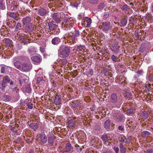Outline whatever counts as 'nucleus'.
Segmentation results:
<instances>
[{
	"instance_id": "obj_1",
	"label": "nucleus",
	"mask_w": 153,
	"mask_h": 153,
	"mask_svg": "<svg viewBox=\"0 0 153 153\" xmlns=\"http://www.w3.org/2000/svg\"><path fill=\"white\" fill-rule=\"evenodd\" d=\"M23 24L24 25H26L27 29L29 32H32L33 29V24L31 22V19L30 17H26L23 19Z\"/></svg>"
},
{
	"instance_id": "obj_2",
	"label": "nucleus",
	"mask_w": 153,
	"mask_h": 153,
	"mask_svg": "<svg viewBox=\"0 0 153 153\" xmlns=\"http://www.w3.org/2000/svg\"><path fill=\"white\" fill-rule=\"evenodd\" d=\"M51 16L53 20L56 23H58L61 22V19L65 16V14L62 13H53Z\"/></svg>"
},
{
	"instance_id": "obj_3",
	"label": "nucleus",
	"mask_w": 153,
	"mask_h": 153,
	"mask_svg": "<svg viewBox=\"0 0 153 153\" xmlns=\"http://www.w3.org/2000/svg\"><path fill=\"white\" fill-rule=\"evenodd\" d=\"M70 51V47H65L60 50L59 56L61 58H66L69 56Z\"/></svg>"
},
{
	"instance_id": "obj_4",
	"label": "nucleus",
	"mask_w": 153,
	"mask_h": 153,
	"mask_svg": "<svg viewBox=\"0 0 153 153\" xmlns=\"http://www.w3.org/2000/svg\"><path fill=\"white\" fill-rule=\"evenodd\" d=\"M80 35L79 32L78 30H75L74 32H71L69 33L68 36L72 40L74 43H76L77 38Z\"/></svg>"
},
{
	"instance_id": "obj_5",
	"label": "nucleus",
	"mask_w": 153,
	"mask_h": 153,
	"mask_svg": "<svg viewBox=\"0 0 153 153\" xmlns=\"http://www.w3.org/2000/svg\"><path fill=\"white\" fill-rule=\"evenodd\" d=\"M101 26L103 31L106 33L111 27L110 22L108 21L102 22Z\"/></svg>"
},
{
	"instance_id": "obj_6",
	"label": "nucleus",
	"mask_w": 153,
	"mask_h": 153,
	"mask_svg": "<svg viewBox=\"0 0 153 153\" xmlns=\"http://www.w3.org/2000/svg\"><path fill=\"white\" fill-rule=\"evenodd\" d=\"M91 23V19L87 17L84 18L82 22V25L86 27H89Z\"/></svg>"
},
{
	"instance_id": "obj_7",
	"label": "nucleus",
	"mask_w": 153,
	"mask_h": 153,
	"mask_svg": "<svg viewBox=\"0 0 153 153\" xmlns=\"http://www.w3.org/2000/svg\"><path fill=\"white\" fill-rule=\"evenodd\" d=\"M111 102L113 104L115 105L118 103L119 99L117 95L115 93L112 94L110 96Z\"/></svg>"
},
{
	"instance_id": "obj_8",
	"label": "nucleus",
	"mask_w": 153,
	"mask_h": 153,
	"mask_svg": "<svg viewBox=\"0 0 153 153\" xmlns=\"http://www.w3.org/2000/svg\"><path fill=\"white\" fill-rule=\"evenodd\" d=\"M119 48L118 46L117 42H115L112 44L111 50L114 53H117L120 51Z\"/></svg>"
},
{
	"instance_id": "obj_9",
	"label": "nucleus",
	"mask_w": 153,
	"mask_h": 153,
	"mask_svg": "<svg viewBox=\"0 0 153 153\" xmlns=\"http://www.w3.org/2000/svg\"><path fill=\"white\" fill-rule=\"evenodd\" d=\"M32 65L31 63H23L22 67V71H29L32 68Z\"/></svg>"
},
{
	"instance_id": "obj_10",
	"label": "nucleus",
	"mask_w": 153,
	"mask_h": 153,
	"mask_svg": "<svg viewBox=\"0 0 153 153\" xmlns=\"http://www.w3.org/2000/svg\"><path fill=\"white\" fill-rule=\"evenodd\" d=\"M39 138L40 141L43 144L46 143L47 141V138L46 134L44 132H41L39 134Z\"/></svg>"
},
{
	"instance_id": "obj_11",
	"label": "nucleus",
	"mask_w": 153,
	"mask_h": 153,
	"mask_svg": "<svg viewBox=\"0 0 153 153\" xmlns=\"http://www.w3.org/2000/svg\"><path fill=\"white\" fill-rule=\"evenodd\" d=\"M31 59L35 63H39L42 61L41 56L40 55L33 56L31 58Z\"/></svg>"
},
{
	"instance_id": "obj_12",
	"label": "nucleus",
	"mask_w": 153,
	"mask_h": 153,
	"mask_svg": "<svg viewBox=\"0 0 153 153\" xmlns=\"http://www.w3.org/2000/svg\"><path fill=\"white\" fill-rule=\"evenodd\" d=\"M13 64L15 67L17 69L22 71V64L21 62L19 61H17L14 62Z\"/></svg>"
},
{
	"instance_id": "obj_13",
	"label": "nucleus",
	"mask_w": 153,
	"mask_h": 153,
	"mask_svg": "<svg viewBox=\"0 0 153 153\" xmlns=\"http://www.w3.org/2000/svg\"><path fill=\"white\" fill-rule=\"evenodd\" d=\"M60 41V39L59 37H55L52 39L51 43L53 45H56L58 44Z\"/></svg>"
},
{
	"instance_id": "obj_14",
	"label": "nucleus",
	"mask_w": 153,
	"mask_h": 153,
	"mask_svg": "<svg viewBox=\"0 0 153 153\" xmlns=\"http://www.w3.org/2000/svg\"><path fill=\"white\" fill-rule=\"evenodd\" d=\"M71 146L69 143H67L65 144V152H69L71 151Z\"/></svg>"
},
{
	"instance_id": "obj_15",
	"label": "nucleus",
	"mask_w": 153,
	"mask_h": 153,
	"mask_svg": "<svg viewBox=\"0 0 153 153\" xmlns=\"http://www.w3.org/2000/svg\"><path fill=\"white\" fill-rule=\"evenodd\" d=\"M140 116L142 119H146L149 117L147 111H143L140 113Z\"/></svg>"
},
{
	"instance_id": "obj_16",
	"label": "nucleus",
	"mask_w": 153,
	"mask_h": 153,
	"mask_svg": "<svg viewBox=\"0 0 153 153\" xmlns=\"http://www.w3.org/2000/svg\"><path fill=\"white\" fill-rule=\"evenodd\" d=\"M101 138L104 143L108 142L109 140V137L106 134H103L102 135Z\"/></svg>"
},
{
	"instance_id": "obj_17",
	"label": "nucleus",
	"mask_w": 153,
	"mask_h": 153,
	"mask_svg": "<svg viewBox=\"0 0 153 153\" xmlns=\"http://www.w3.org/2000/svg\"><path fill=\"white\" fill-rule=\"evenodd\" d=\"M75 118H74L73 119H71L68 121V126L70 127H73L75 125Z\"/></svg>"
},
{
	"instance_id": "obj_18",
	"label": "nucleus",
	"mask_w": 153,
	"mask_h": 153,
	"mask_svg": "<svg viewBox=\"0 0 153 153\" xmlns=\"http://www.w3.org/2000/svg\"><path fill=\"white\" fill-rule=\"evenodd\" d=\"M56 26V25L53 24L51 22H49L48 24L49 29L51 30H54V28Z\"/></svg>"
},
{
	"instance_id": "obj_19",
	"label": "nucleus",
	"mask_w": 153,
	"mask_h": 153,
	"mask_svg": "<svg viewBox=\"0 0 153 153\" xmlns=\"http://www.w3.org/2000/svg\"><path fill=\"white\" fill-rule=\"evenodd\" d=\"M110 125L111 122L110 120H107L104 123V128L106 129H108L110 127Z\"/></svg>"
},
{
	"instance_id": "obj_20",
	"label": "nucleus",
	"mask_w": 153,
	"mask_h": 153,
	"mask_svg": "<svg viewBox=\"0 0 153 153\" xmlns=\"http://www.w3.org/2000/svg\"><path fill=\"white\" fill-rule=\"evenodd\" d=\"M29 127L31 128L36 130L38 128V125L37 123H32L30 124Z\"/></svg>"
},
{
	"instance_id": "obj_21",
	"label": "nucleus",
	"mask_w": 153,
	"mask_h": 153,
	"mask_svg": "<svg viewBox=\"0 0 153 153\" xmlns=\"http://www.w3.org/2000/svg\"><path fill=\"white\" fill-rule=\"evenodd\" d=\"M39 13L40 16H44L47 13V11L44 9L42 8L39 10Z\"/></svg>"
},
{
	"instance_id": "obj_22",
	"label": "nucleus",
	"mask_w": 153,
	"mask_h": 153,
	"mask_svg": "<svg viewBox=\"0 0 153 153\" xmlns=\"http://www.w3.org/2000/svg\"><path fill=\"white\" fill-rule=\"evenodd\" d=\"M48 145L50 146H52L53 144V139L52 137H49L48 138Z\"/></svg>"
},
{
	"instance_id": "obj_23",
	"label": "nucleus",
	"mask_w": 153,
	"mask_h": 153,
	"mask_svg": "<svg viewBox=\"0 0 153 153\" xmlns=\"http://www.w3.org/2000/svg\"><path fill=\"white\" fill-rule=\"evenodd\" d=\"M119 147L120 149V152L122 153H125L126 151V149L124 148L123 145L122 143L119 144Z\"/></svg>"
},
{
	"instance_id": "obj_24",
	"label": "nucleus",
	"mask_w": 153,
	"mask_h": 153,
	"mask_svg": "<svg viewBox=\"0 0 153 153\" xmlns=\"http://www.w3.org/2000/svg\"><path fill=\"white\" fill-rule=\"evenodd\" d=\"M150 134V132L147 131H144L142 133V136L143 138L148 137Z\"/></svg>"
},
{
	"instance_id": "obj_25",
	"label": "nucleus",
	"mask_w": 153,
	"mask_h": 153,
	"mask_svg": "<svg viewBox=\"0 0 153 153\" xmlns=\"http://www.w3.org/2000/svg\"><path fill=\"white\" fill-rule=\"evenodd\" d=\"M127 22V20L126 18H123L121 20L120 23L122 26H124L126 25Z\"/></svg>"
},
{
	"instance_id": "obj_26",
	"label": "nucleus",
	"mask_w": 153,
	"mask_h": 153,
	"mask_svg": "<svg viewBox=\"0 0 153 153\" xmlns=\"http://www.w3.org/2000/svg\"><path fill=\"white\" fill-rule=\"evenodd\" d=\"M5 42L6 45L8 47H10L12 45L11 41L9 39H6L5 40Z\"/></svg>"
},
{
	"instance_id": "obj_27",
	"label": "nucleus",
	"mask_w": 153,
	"mask_h": 153,
	"mask_svg": "<svg viewBox=\"0 0 153 153\" xmlns=\"http://www.w3.org/2000/svg\"><path fill=\"white\" fill-rule=\"evenodd\" d=\"M4 6V2H3V0H0V8L2 10L5 9Z\"/></svg>"
},
{
	"instance_id": "obj_28",
	"label": "nucleus",
	"mask_w": 153,
	"mask_h": 153,
	"mask_svg": "<svg viewBox=\"0 0 153 153\" xmlns=\"http://www.w3.org/2000/svg\"><path fill=\"white\" fill-rule=\"evenodd\" d=\"M3 100L5 101H8L10 100V98L9 96L5 95L3 96Z\"/></svg>"
},
{
	"instance_id": "obj_29",
	"label": "nucleus",
	"mask_w": 153,
	"mask_h": 153,
	"mask_svg": "<svg viewBox=\"0 0 153 153\" xmlns=\"http://www.w3.org/2000/svg\"><path fill=\"white\" fill-rule=\"evenodd\" d=\"M10 81V79L8 76H5L3 80V83H7Z\"/></svg>"
},
{
	"instance_id": "obj_30",
	"label": "nucleus",
	"mask_w": 153,
	"mask_h": 153,
	"mask_svg": "<svg viewBox=\"0 0 153 153\" xmlns=\"http://www.w3.org/2000/svg\"><path fill=\"white\" fill-rule=\"evenodd\" d=\"M104 6V4L103 3H101L98 6V10H101L103 8Z\"/></svg>"
},
{
	"instance_id": "obj_31",
	"label": "nucleus",
	"mask_w": 153,
	"mask_h": 153,
	"mask_svg": "<svg viewBox=\"0 0 153 153\" xmlns=\"http://www.w3.org/2000/svg\"><path fill=\"white\" fill-rule=\"evenodd\" d=\"M68 20V22L67 23V24L69 25L71 24V26H72L74 22V21L73 20V19L72 18H69Z\"/></svg>"
},
{
	"instance_id": "obj_32",
	"label": "nucleus",
	"mask_w": 153,
	"mask_h": 153,
	"mask_svg": "<svg viewBox=\"0 0 153 153\" xmlns=\"http://www.w3.org/2000/svg\"><path fill=\"white\" fill-rule=\"evenodd\" d=\"M134 111L133 108L132 107L130 108L129 109L127 110V113L128 114H130Z\"/></svg>"
},
{
	"instance_id": "obj_33",
	"label": "nucleus",
	"mask_w": 153,
	"mask_h": 153,
	"mask_svg": "<svg viewBox=\"0 0 153 153\" xmlns=\"http://www.w3.org/2000/svg\"><path fill=\"white\" fill-rule=\"evenodd\" d=\"M88 2L92 4H96L97 3L98 0H88Z\"/></svg>"
},
{
	"instance_id": "obj_34",
	"label": "nucleus",
	"mask_w": 153,
	"mask_h": 153,
	"mask_svg": "<svg viewBox=\"0 0 153 153\" xmlns=\"http://www.w3.org/2000/svg\"><path fill=\"white\" fill-rule=\"evenodd\" d=\"M128 6L126 4H124L123 6L121 9L123 11H126L128 9Z\"/></svg>"
},
{
	"instance_id": "obj_35",
	"label": "nucleus",
	"mask_w": 153,
	"mask_h": 153,
	"mask_svg": "<svg viewBox=\"0 0 153 153\" xmlns=\"http://www.w3.org/2000/svg\"><path fill=\"white\" fill-rule=\"evenodd\" d=\"M61 102V98L59 97H58L56 98L55 102L56 105L60 103Z\"/></svg>"
},
{
	"instance_id": "obj_36",
	"label": "nucleus",
	"mask_w": 153,
	"mask_h": 153,
	"mask_svg": "<svg viewBox=\"0 0 153 153\" xmlns=\"http://www.w3.org/2000/svg\"><path fill=\"white\" fill-rule=\"evenodd\" d=\"M119 141L120 142L123 143L125 142V143H126L127 142V139L125 137L124 139H123V138L121 137L119 140Z\"/></svg>"
},
{
	"instance_id": "obj_37",
	"label": "nucleus",
	"mask_w": 153,
	"mask_h": 153,
	"mask_svg": "<svg viewBox=\"0 0 153 153\" xmlns=\"http://www.w3.org/2000/svg\"><path fill=\"white\" fill-rule=\"evenodd\" d=\"M104 13L105 14L103 16V19H105L108 17L109 16V13L107 12H105Z\"/></svg>"
},
{
	"instance_id": "obj_38",
	"label": "nucleus",
	"mask_w": 153,
	"mask_h": 153,
	"mask_svg": "<svg viewBox=\"0 0 153 153\" xmlns=\"http://www.w3.org/2000/svg\"><path fill=\"white\" fill-rule=\"evenodd\" d=\"M53 31L52 32V33L54 35H57L59 34L60 32L59 30L55 29L53 30Z\"/></svg>"
},
{
	"instance_id": "obj_39",
	"label": "nucleus",
	"mask_w": 153,
	"mask_h": 153,
	"mask_svg": "<svg viewBox=\"0 0 153 153\" xmlns=\"http://www.w3.org/2000/svg\"><path fill=\"white\" fill-rule=\"evenodd\" d=\"M34 48L33 47H31V48H30L28 50V52L29 53L31 54L32 53L34 52Z\"/></svg>"
},
{
	"instance_id": "obj_40",
	"label": "nucleus",
	"mask_w": 153,
	"mask_h": 153,
	"mask_svg": "<svg viewBox=\"0 0 153 153\" xmlns=\"http://www.w3.org/2000/svg\"><path fill=\"white\" fill-rule=\"evenodd\" d=\"M85 47L84 46H79L78 47V49L79 51H84Z\"/></svg>"
},
{
	"instance_id": "obj_41",
	"label": "nucleus",
	"mask_w": 153,
	"mask_h": 153,
	"mask_svg": "<svg viewBox=\"0 0 153 153\" xmlns=\"http://www.w3.org/2000/svg\"><path fill=\"white\" fill-rule=\"evenodd\" d=\"M131 96V94L130 93L126 92L125 93V96L126 98H130Z\"/></svg>"
},
{
	"instance_id": "obj_42",
	"label": "nucleus",
	"mask_w": 153,
	"mask_h": 153,
	"mask_svg": "<svg viewBox=\"0 0 153 153\" xmlns=\"http://www.w3.org/2000/svg\"><path fill=\"white\" fill-rule=\"evenodd\" d=\"M145 153H153V149H147L146 151H144Z\"/></svg>"
},
{
	"instance_id": "obj_43",
	"label": "nucleus",
	"mask_w": 153,
	"mask_h": 153,
	"mask_svg": "<svg viewBox=\"0 0 153 153\" xmlns=\"http://www.w3.org/2000/svg\"><path fill=\"white\" fill-rule=\"evenodd\" d=\"M111 59L114 62H116L117 61V58L116 56H115L114 55H112L111 56Z\"/></svg>"
},
{
	"instance_id": "obj_44",
	"label": "nucleus",
	"mask_w": 153,
	"mask_h": 153,
	"mask_svg": "<svg viewBox=\"0 0 153 153\" xmlns=\"http://www.w3.org/2000/svg\"><path fill=\"white\" fill-rule=\"evenodd\" d=\"M17 13H15L13 12H10L9 14V16L10 17L13 18Z\"/></svg>"
},
{
	"instance_id": "obj_45",
	"label": "nucleus",
	"mask_w": 153,
	"mask_h": 153,
	"mask_svg": "<svg viewBox=\"0 0 153 153\" xmlns=\"http://www.w3.org/2000/svg\"><path fill=\"white\" fill-rule=\"evenodd\" d=\"M65 16H63L62 18L63 19L64 22L67 23L68 22V20L69 19V17H66Z\"/></svg>"
},
{
	"instance_id": "obj_46",
	"label": "nucleus",
	"mask_w": 153,
	"mask_h": 153,
	"mask_svg": "<svg viewBox=\"0 0 153 153\" xmlns=\"http://www.w3.org/2000/svg\"><path fill=\"white\" fill-rule=\"evenodd\" d=\"M128 121H129V122L127 123V125L128 126H131L134 123V122L133 121H130L129 120H128Z\"/></svg>"
},
{
	"instance_id": "obj_47",
	"label": "nucleus",
	"mask_w": 153,
	"mask_h": 153,
	"mask_svg": "<svg viewBox=\"0 0 153 153\" xmlns=\"http://www.w3.org/2000/svg\"><path fill=\"white\" fill-rule=\"evenodd\" d=\"M19 16V14L17 13V14L15 16L13 19L16 21H18L20 19V18L18 17V16Z\"/></svg>"
},
{
	"instance_id": "obj_48",
	"label": "nucleus",
	"mask_w": 153,
	"mask_h": 153,
	"mask_svg": "<svg viewBox=\"0 0 153 153\" xmlns=\"http://www.w3.org/2000/svg\"><path fill=\"white\" fill-rule=\"evenodd\" d=\"M5 67H2L1 68V73L4 74L5 73Z\"/></svg>"
},
{
	"instance_id": "obj_49",
	"label": "nucleus",
	"mask_w": 153,
	"mask_h": 153,
	"mask_svg": "<svg viewBox=\"0 0 153 153\" xmlns=\"http://www.w3.org/2000/svg\"><path fill=\"white\" fill-rule=\"evenodd\" d=\"M6 86L5 84L2 83L1 84V89L2 90H3L5 89V88Z\"/></svg>"
},
{
	"instance_id": "obj_50",
	"label": "nucleus",
	"mask_w": 153,
	"mask_h": 153,
	"mask_svg": "<svg viewBox=\"0 0 153 153\" xmlns=\"http://www.w3.org/2000/svg\"><path fill=\"white\" fill-rule=\"evenodd\" d=\"M113 149L116 153H118V152L119 151V149L118 147L115 146L114 147Z\"/></svg>"
},
{
	"instance_id": "obj_51",
	"label": "nucleus",
	"mask_w": 153,
	"mask_h": 153,
	"mask_svg": "<svg viewBox=\"0 0 153 153\" xmlns=\"http://www.w3.org/2000/svg\"><path fill=\"white\" fill-rule=\"evenodd\" d=\"M27 105L29 109H32L33 108V105L31 104H27Z\"/></svg>"
},
{
	"instance_id": "obj_52",
	"label": "nucleus",
	"mask_w": 153,
	"mask_h": 153,
	"mask_svg": "<svg viewBox=\"0 0 153 153\" xmlns=\"http://www.w3.org/2000/svg\"><path fill=\"white\" fill-rule=\"evenodd\" d=\"M21 27V24L19 23H18L16 26V28L17 29L19 28V27Z\"/></svg>"
},
{
	"instance_id": "obj_53",
	"label": "nucleus",
	"mask_w": 153,
	"mask_h": 153,
	"mask_svg": "<svg viewBox=\"0 0 153 153\" xmlns=\"http://www.w3.org/2000/svg\"><path fill=\"white\" fill-rule=\"evenodd\" d=\"M88 73L91 75H92L93 73V71L92 69H90L88 71Z\"/></svg>"
},
{
	"instance_id": "obj_54",
	"label": "nucleus",
	"mask_w": 153,
	"mask_h": 153,
	"mask_svg": "<svg viewBox=\"0 0 153 153\" xmlns=\"http://www.w3.org/2000/svg\"><path fill=\"white\" fill-rule=\"evenodd\" d=\"M118 129L120 130H121V131H123L124 129V128L123 126H119L118 127Z\"/></svg>"
},
{
	"instance_id": "obj_55",
	"label": "nucleus",
	"mask_w": 153,
	"mask_h": 153,
	"mask_svg": "<svg viewBox=\"0 0 153 153\" xmlns=\"http://www.w3.org/2000/svg\"><path fill=\"white\" fill-rule=\"evenodd\" d=\"M40 51L42 53H44L45 51V49L43 48L40 47Z\"/></svg>"
},
{
	"instance_id": "obj_56",
	"label": "nucleus",
	"mask_w": 153,
	"mask_h": 153,
	"mask_svg": "<svg viewBox=\"0 0 153 153\" xmlns=\"http://www.w3.org/2000/svg\"><path fill=\"white\" fill-rule=\"evenodd\" d=\"M142 73V71H138L137 72V74L138 76H139L140 74H141Z\"/></svg>"
},
{
	"instance_id": "obj_57",
	"label": "nucleus",
	"mask_w": 153,
	"mask_h": 153,
	"mask_svg": "<svg viewBox=\"0 0 153 153\" xmlns=\"http://www.w3.org/2000/svg\"><path fill=\"white\" fill-rule=\"evenodd\" d=\"M42 80L40 77H38L37 79V81L38 82H40Z\"/></svg>"
},
{
	"instance_id": "obj_58",
	"label": "nucleus",
	"mask_w": 153,
	"mask_h": 153,
	"mask_svg": "<svg viewBox=\"0 0 153 153\" xmlns=\"http://www.w3.org/2000/svg\"><path fill=\"white\" fill-rule=\"evenodd\" d=\"M125 79H126L124 77H123L122 78H121V80H123V81H124L125 80Z\"/></svg>"
},
{
	"instance_id": "obj_59",
	"label": "nucleus",
	"mask_w": 153,
	"mask_h": 153,
	"mask_svg": "<svg viewBox=\"0 0 153 153\" xmlns=\"http://www.w3.org/2000/svg\"><path fill=\"white\" fill-rule=\"evenodd\" d=\"M127 137L128 138V140H130L131 139V137L130 136H128Z\"/></svg>"
},
{
	"instance_id": "obj_60",
	"label": "nucleus",
	"mask_w": 153,
	"mask_h": 153,
	"mask_svg": "<svg viewBox=\"0 0 153 153\" xmlns=\"http://www.w3.org/2000/svg\"><path fill=\"white\" fill-rule=\"evenodd\" d=\"M13 84V82L12 81H11L10 82V85H12Z\"/></svg>"
},
{
	"instance_id": "obj_61",
	"label": "nucleus",
	"mask_w": 153,
	"mask_h": 153,
	"mask_svg": "<svg viewBox=\"0 0 153 153\" xmlns=\"http://www.w3.org/2000/svg\"><path fill=\"white\" fill-rule=\"evenodd\" d=\"M140 52H143V51L142 50V49L140 48Z\"/></svg>"
},
{
	"instance_id": "obj_62",
	"label": "nucleus",
	"mask_w": 153,
	"mask_h": 153,
	"mask_svg": "<svg viewBox=\"0 0 153 153\" xmlns=\"http://www.w3.org/2000/svg\"><path fill=\"white\" fill-rule=\"evenodd\" d=\"M29 153H34V152L33 150H30Z\"/></svg>"
},
{
	"instance_id": "obj_63",
	"label": "nucleus",
	"mask_w": 153,
	"mask_h": 153,
	"mask_svg": "<svg viewBox=\"0 0 153 153\" xmlns=\"http://www.w3.org/2000/svg\"><path fill=\"white\" fill-rule=\"evenodd\" d=\"M23 43H24L25 44H26V42L25 41V40L22 41Z\"/></svg>"
},
{
	"instance_id": "obj_64",
	"label": "nucleus",
	"mask_w": 153,
	"mask_h": 153,
	"mask_svg": "<svg viewBox=\"0 0 153 153\" xmlns=\"http://www.w3.org/2000/svg\"><path fill=\"white\" fill-rule=\"evenodd\" d=\"M152 10L153 12V6H152Z\"/></svg>"
}]
</instances>
